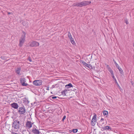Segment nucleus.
<instances>
[{
  "instance_id": "obj_2",
  "label": "nucleus",
  "mask_w": 134,
  "mask_h": 134,
  "mask_svg": "<svg viewBox=\"0 0 134 134\" xmlns=\"http://www.w3.org/2000/svg\"><path fill=\"white\" fill-rule=\"evenodd\" d=\"M20 127V124L19 121L18 120L15 121L13 122L12 125L13 129L14 130H17Z\"/></svg>"
},
{
  "instance_id": "obj_20",
  "label": "nucleus",
  "mask_w": 134,
  "mask_h": 134,
  "mask_svg": "<svg viewBox=\"0 0 134 134\" xmlns=\"http://www.w3.org/2000/svg\"><path fill=\"white\" fill-rule=\"evenodd\" d=\"M68 36L70 39L72 38V36L70 32H68Z\"/></svg>"
},
{
  "instance_id": "obj_18",
  "label": "nucleus",
  "mask_w": 134,
  "mask_h": 134,
  "mask_svg": "<svg viewBox=\"0 0 134 134\" xmlns=\"http://www.w3.org/2000/svg\"><path fill=\"white\" fill-rule=\"evenodd\" d=\"M108 70L110 72L111 75H113V72L110 68L109 67L108 68Z\"/></svg>"
},
{
  "instance_id": "obj_8",
  "label": "nucleus",
  "mask_w": 134,
  "mask_h": 134,
  "mask_svg": "<svg viewBox=\"0 0 134 134\" xmlns=\"http://www.w3.org/2000/svg\"><path fill=\"white\" fill-rule=\"evenodd\" d=\"M12 107L15 109H17L18 107V104L16 103H14L11 104Z\"/></svg>"
},
{
  "instance_id": "obj_28",
  "label": "nucleus",
  "mask_w": 134,
  "mask_h": 134,
  "mask_svg": "<svg viewBox=\"0 0 134 134\" xmlns=\"http://www.w3.org/2000/svg\"><path fill=\"white\" fill-rule=\"evenodd\" d=\"M68 91H69V90L68 89H66L65 90H64L63 91L65 92V93L66 92H67Z\"/></svg>"
},
{
  "instance_id": "obj_16",
  "label": "nucleus",
  "mask_w": 134,
  "mask_h": 134,
  "mask_svg": "<svg viewBox=\"0 0 134 134\" xmlns=\"http://www.w3.org/2000/svg\"><path fill=\"white\" fill-rule=\"evenodd\" d=\"M22 24L23 25L27 27L28 26V24L26 21L23 22Z\"/></svg>"
},
{
  "instance_id": "obj_40",
  "label": "nucleus",
  "mask_w": 134,
  "mask_h": 134,
  "mask_svg": "<svg viewBox=\"0 0 134 134\" xmlns=\"http://www.w3.org/2000/svg\"><path fill=\"white\" fill-rule=\"evenodd\" d=\"M51 93L52 94H53V93H52V92H51Z\"/></svg>"
},
{
  "instance_id": "obj_26",
  "label": "nucleus",
  "mask_w": 134,
  "mask_h": 134,
  "mask_svg": "<svg viewBox=\"0 0 134 134\" xmlns=\"http://www.w3.org/2000/svg\"><path fill=\"white\" fill-rule=\"evenodd\" d=\"M58 98V97H56V96H53L52 97V99H54L57 98Z\"/></svg>"
},
{
  "instance_id": "obj_23",
  "label": "nucleus",
  "mask_w": 134,
  "mask_h": 134,
  "mask_svg": "<svg viewBox=\"0 0 134 134\" xmlns=\"http://www.w3.org/2000/svg\"><path fill=\"white\" fill-rule=\"evenodd\" d=\"M61 94L62 95L64 96L66 95V94L65 92L64 91H63L61 92Z\"/></svg>"
},
{
  "instance_id": "obj_24",
  "label": "nucleus",
  "mask_w": 134,
  "mask_h": 134,
  "mask_svg": "<svg viewBox=\"0 0 134 134\" xmlns=\"http://www.w3.org/2000/svg\"><path fill=\"white\" fill-rule=\"evenodd\" d=\"M22 85L23 86H27L28 85V84L27 83H25V82H24V83H23Z\"/></svg>"
},
{
  "instance_id": "obj_11",
  "label": "nucleus",
  "mask_w": 134,
  "mask_h": 134,
  "mask_svg": "<svg viewBox=\"0 0 134 134\" xmlns=\"http://www.w3.org/2000/svg\"><path fill=\"white\" fill-rule=\"evenodd\" d=\"M32 132L35 134H39L40 133L39 130L36 129H33L32 131Z\"/></svg>"
},
{
  "instance_id": "obj_30",
  "label": "nucleus",
  "mask_w": 134,
  "mask_h": 134,
  "mask_svg": "<svg viewBox=\"0 0 134 134\" xmlns=\"http://www.w3.org/2000/svg\"><path fill=\"white\" fill-rule=\"evenodd\" d=\"M28 59L30 62H31L32 61L30 57H29L28 58Z\"/></svg>"
},
{
  "instance_id": "obj_1",
  "label": "nucleus",
  "mask_w": 134,
  "mask_h": 134,
  "mask_svg": "<svg viewBox=\"0 0 134 134\" xmlns=\"http://www.w3.org/2000/svg\"><path fill=\"white\" fill-rule=\"evenodd\" d=\"M91 3L90 1H85L82 2L80 3H75L73 4L74 6H77L79 7H82L88 5Z\"/></svg>"
},
{
  "instance_id": "obj_15",
  "label": "nucleus",
  "mask_w": 134,
  "mask_h": 134,
  "mask_svg": "<svg viewBox=\"0 0 134 134\" xmlns=\"http://www.w3.org/2000/svg\"><path fill=\"white\" fill-rule=\"evenodd\" d=\"M72 87V85L71 83H69L65 86V87L67 88H69Z\"/></svg>"
},
{
  "instance_id": "obj_22",
  "label": "nucleus",
  "mask_w": 134,
  "mask_h": 134,
  "mask_svg": "<svg viewBox=\"0 0 134 134\" xmlns=\"http://www.w3.org/2000/svg\"><path fill=\"white\" fill-rule=\"evenodd\" d=\"M77 131L78 130L77 129H74L72 130V132L74 133H76L77 132Z\"/></svg>"
},
{
  "instance_id": "obj_39",
  "label": "nucleus",
  "mask_w": 134,
  "mask_h": 134,
  "mask_svg": "<svg viewBox=\"0 0 134 134\" xmlns=\"http://www.w3.org/2000/svg\"><path fill=\"white\" fill-rule=\"evenodd\" d=\"M133 46L134 47V43H133Z\"/></svg>"
},
{
  "instance_id": "obj_44",
  "label": "nucleus",
  "mask_w": 134,
  "mask_h": 134,
  "mask_svg": "<svg viewBox=\"0 0 134 134\" xmlns=\"http://www.w3.org/2000/svg\"><path fill=\"white\" fill-rule=\"evenodd\" d=\"M8 117V116H7L6 117L7 118Z\"/></svg>"
},
{
  "instance_id": "obj_29",
  "label": "nucleus",
  "mask_w": 134,
  "mask_h": 134,
  "mask_svg": "<svg viewBox=\"0 0 134 134\" xmlns=\"http://www.w3.org/2000/svg\"><path fill=\"white\" fill-rule=\"evenodd\" d=\"M125 23H126V24H129V23L128 22V21H127V20H125Z\"/></svg>"
},
{
  "instance_id": "obj_34",
  "label": "nucleus",
  "mask_w": 134,
  "mask_h": 134,
  "mask_svg": "<svg viewBox=\"0 0 134 134\" xmlns=\"http://www.w3.org/2000/svg\"><path fill=\"white\" fill-rule=\"evenodd\" d=\"M49 87H47V88L46 89V90H49Z\"/></svg>"
},
{
  "instance_id": "obj_42",
  "label": "nucleus",
  "mask_w": 134,
  "mask_h": 134,
  "mask_svg": "<svg viewBox=\"0 0 134 134\" xmlns=\"http://www.w3.org/2000/svg\"><path fill=\"white\" fill-rule=\"evenodd\" d=\"M10 14V13L9 12V15Z\"/></svg>"
},
{
  "instance_id": "obj_36",
  "label": "nucleus",
  "mask_w": 134,
  "mask_h": 134,
  "mask_svg": "<svg viewBox=\"0 0 134 134\" xmlns=\"http://www.w3.org/2000/svg\"><path fill=\"white\" fill-rule=\"evenodd\" d=\"M66 118H63V119H62V121H63L65 120V119Z\"/></svg>"
},
{
  "instance_id": "obj_7",
  "label": "nucleus",
  "mask_w": 134,
  "mask_h": 134,
  "mask_svg": "<svg viewBox=\"0 0 134 134\" xmlns=\"http://www.w3.org/2000/svg\"><path fill=\"white\" fill-rule=\"evenodd\" d=\"M97 121L96 118H92L91 122V124L92 126H94Z\"/></svg>"
},
{
  "instance_id": "obj_3",
  "label": "nucleus",
  "mask_w": 134,
  "mask_h": 134,
  "mask_svg": "<svg viewBox=\"0 0 134 134\" xmlns=\"http://www.w3.org/2000/svg\"><path fill=\"white\" fill-rule=\"evenodd\" d=\"M23 33L24 35H22L19 40V46L20 47H21L23 46L25 41V33L24 32H23Z\"/></svg>"
},
{
  "instance_id": "obj_19",
  "label": "nucleus",
  "mask_w": 134,
  "mask_h": 134,
  "mask_svg": "<svg viewBox=\"0 0 134 134\" xmlns=\"http://www.w3.org/2000/svg\"><path fill=\"white\" fill-rule=\"evenodd\" d=\"M70 41L71 43L72 44H75V42H74V39L72 38H70Z\"/></svg>"
},
{
  "instance_id": "obj_31",
  "label": "nucleus",
  "mask_w": 134,
  "mask_h": 134,
  "mask_svg": "<svg viewBox=\"0 0 134 134\" xmlns=\"http://www.w3.org/2000/svg\"><path fill=\"white\" fill-rule=\"evenodd\" d=\"M113 61L115 65L117 64V63L116 61L114 59L113 60Z\"/></svg>"
},
{
  "instance_id": "obj_12",
  "label": "nucleus",
  "mask_w": 134,
  "mask_h": 134,
  "mask_svg": "<svg viewBox=\"0 0 134 134\" xmlns=\"http://www.w3.org/2000/svg\"><path fill=\"white\" fill-rule=\"evenodd\" d=\"M21 69L20 68H17L16 69L15 72L19 75H20V72L21 71Z\"/></svg>"
},
{
  "instance_id": "obj_41",
  "label": "nucleus",
  "mask_w": 134,
  "mask_h": 134,
  "mask_svg": "<svg viewBox=\"0 0 134 134\" xmlns=\"http://www.w3.org/2000/svg\"><path fill=\"white\" fill-rule=\"evenodd\" d=\"M76 90V89H74V90Z\"/></svg>"
},
{
  "instance_id": "obj_33",
  "label": "nucleus",
  "mask_w": 134,
  "mask_h": 134,
  "mask_svg": "<svg viewBox=\"0 0 134 134\" xmlns=\"http://www.w3.org/2000/svg\"><path fill=\"white\" fill-rule=\"evenodd\" d=\"M104 120V119L103 118H102L101 119L100 121L102 122Z\"/></svg>"
},
{
  "instance_id": "obj_37",
  "label": "nucleus",
  "mask_w": 134,
  "mask_h": 134,
  "mask_svg": "<svg viewBox=\"0 0 134 134\" xmlns=\"http://www.w3.org/2000/svg\"><path fill=\"white\" fill-rule=\"evenodd\" d=\"M112 75V77L114 79V74H113V75Z\"/></svg>"
},
{
  "instance_id": "obj_14",
  "label": "nucleus",
  "mask_w": 134,
  "mask_h": 134,
  "mask_svg": "<svg viewBox=\"0 0 134 134\" xmlns=\"http://www.w3.org/2000/svg\"><path fill=\"white\" fill-rule=\"evenodd\" d=\"M20 81L21 83L22 84L23 83H24L26 82L25 79L24 78H21L20 79Z\"/></svg>"
},
{
  "instance_id": "obj_9",
  "label": "nucleus",
  "mask_w": 134,
  "mask_h": 134,
  "mask_svg": "<svg viewBox=\"0 0 134 134\" xmlns=\"http://www.w3.org/2000/svg\"><path fill=\"white\" fill-rule=\"evenodd\" d=\"M82 63L84 66H86L88 68L90 69L91 68V66L90 65V64H88L84 61L82 62Z\"/></svg>"
},
{
  "instance_id": "obj_35",
  "label": "nucleus",
  "mask_w": 134,
  "mask_h": 134,
  "mask_svg": "<svg viewBox=\"0 0 134 134\" xmlns=\"http://www.w3.org/2000/svg\"><path fill=\"white\" fill-rule=\"evenodd\" d=\"M94 114V116L93 117H96V114Z\"/></svg>"
},
{
  "instance_id": "obj_25",
  "label": "nucleus",
  "mask_w": 134,
  "mask_h": 134,
  "mask_svg": "<svg viewBox=\"0 0 134 134\" xmlns=\"http://www.w3.org/2000/svg\"><path fill=\"white\" fill-rule=\"evenodd\" d=\"M56 85H53L52 87L51 88V89H52L53 88H54Z\"/></svg>"
},
{
  "instance_id": "obj_38",
  "label": "nucleus",
  "mask_w": 134,
  "mask_h": 134,
  "mask_svg": "<svg viewBox=\"0 0 134 134\" xmlns=\"http://www.w3.org/2000/svg\"><path fill=\"white\" fill-rule=\"evenodd\" d=\"M63 117H66V116L65 115H64V116Z\"/></svg>"
},
{
  "instance_id": "obj_21",
  "label": "nucleus",
  "mask_w": 134,
  "mask_h": 134,
  "mask_svg": "<svg viewBox=\"0 0 134 134\" xmlns=\"http://www.w3.org/2000/svg\"><path fill=\"white\" fill-rule=\"evenodd\" d=\"M108 114V113L107 111H104L103 112V114L104 115H107Z\"/></svg>"
},
{
  "instance_id": "obj_32",
  "label": "nucleus",
  "mask_w": 134,
  "mask_h": 134,
  "mask_svg": "<svg viewBox=\"0 0 134 134\" xmlns=\"http://www.w3.org/2000/svg\"><path fill=\"white\" fill-rule=\"evenodd\" d=\"M95 68V67L94 66H91V68L90 69H94Z\"/></svg>"
},
{
  "instance_id": "obj_27",
  "label": "nucleus",
  "mask_w": 134,
  "mask_h": 134,
  "mask_svg": "<svg viewBox=\"0 0 134 134\" xmlns=\"http://www.w3.org/2000/svg\"><path fill=\"white\" fill-rule=\"evenodd\" d=\"M115 65L117 68H119L120 67L119 66L118 64Z\"/></svg>"
},
{
  "instance_id": "obj_43",
  "label": "nucleus",
  "mask_w": 134,
  "mask_h": 134,
  "mask_svg": "<svg viewBox=\"0 0 134 134\" xmlns=\"http://www.w3.org/2000/svg\"><path fill=\"white\" fill-rule=\"evenodd\" d=\"M2 57H1V58H2Z\"/></svg>"
},
{
  "instance_id": "obj_17",
  "label": "nucleus",
  "mask_w": 134,
  "mask_h": 134,
  "mask_svg": "<svg viewBox=\"0 0 134 134\" xmlns=\"http://www.w3.org/2000/svg\"><path fill=\"white\" fill-rule=\"evenodd\" d=\"M118 69L120 73V74H123V71L122 69L120 67L119 68H118Z\"/></svg>"
},
{
  "instance_id": "obj_6",
  "label": "nucleus",
  "mask_w": 134,
  "mask_h": 134,
  "mask_svg": "<svg viewBox=\"0 0 134 134\" xmlns=\"http://www.w3.org/2000/svg\"><path fill=\"white\" fill-rule=\"evenodd\" d=\"M39 45V43L36 41H32L30 44V45L31 47L37 46Z\"/></svg>"
},
{
  "instance_id": "obj_5",
  "label": "nucleus",
  "mask_w": 134,
  "mask_h": 134,
  "mask_svg": "<svg viewBox=\"0 0 134 134\" xmlns=\"http://www.w3.org/2000/svg\"><path fill=\"white\" fill-rule=\"evenodd\" d=\"M42 82L41 80H36L34 81L33 83L36 86H39L42 84Z\"/></svg>"
},
{
  "instance_id": "obj_10",
  "label": "nucleus",
  "mask_w": 134,
  "mask_h": 134,
  "mask_svg": "<svg viewBox=\"0 0 134 134\" xmlns=\"http://www.w3.org/2000/svg\"><path fill=\"white\" fill-rule=\"evenodd\" d=\"M26 126L27 127L30 128L32 126V124L31 121H27L26 124Z\"/></svg>"
},
{
  "instance_id": "obj_13",
  "label": "nucleus",
  "mask_w": 134,
  "mask_h": 134,
  "mask_svg": "<svg viewBox=\"0 0 134 134\" xmlns=\"http://www.w3.org/2000/svg\"><path fill=\"white\" fill-rule=\"evenodd\" d=\"M102 129H103V130H111V127L110 126H107L105 127H104L102 128Z\"/></svg>"
},
{
  "instance_id": "obj_4",
  "label": "nucleus",
  "mask_w": 134,
  "mask_h": 134,
  "mask_svg": "<svg viewBox=\"0 0 134 134\" xmlns=\"http://www.w3.org/2000/svg\"><path fill=\"white\" fill-rule=\"evenodd\" d=\"M25 108L24 106L20 107L18 112L20 114H24L25 112Z\"/></svg>"
}]
</instances>
